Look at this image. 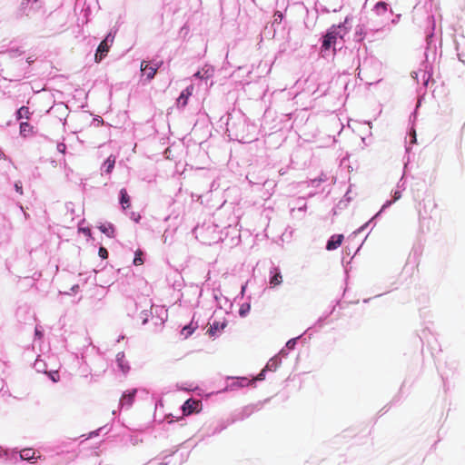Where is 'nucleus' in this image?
I'll use <instances>...</instances> for the list:
<instances>
[{
	"mask_svg": "<svg viewBox=\"0 0 465 465\" xmlns=\"http://www.w3.org/2000/svg\"><path fill=\"white\" fill-rule=\"evenodd\" d=\"M15 191L19 193V194H23V187H22V183L20 181L16 182L15 183Z\"/></svg>",
	"mask_w": 465,
	"mask_h": 465,
	"instance_id": "obj_23",
	"label": "nucleus"
},
{
	"mask_svg": "<svg viewBox=\"0 0 465 465\" xmlns=\"http://www.w3.org/2000/svg\"><path fill=\"white\" fill-rule=\"evenodd\" d=\"M135 395H136V390L135 389L126 391L123 394V396H122V398L120 400L121 406L122 407H124V406H127V407L132 406V404L134 401Z\"/></svg>",
	"mask_w": 465,
	"mask_h": 465,
	"instance_id": "obj_5",
	"label": "nucleus"
},
{
	"mask_svg": "<svg viewBox=\"0 0 465 465\" xmlns=\"http://www.w3.org/2000/svg\"><path fill=\"white\" fill-rule=\"evenodd\" d=\"M33 130L32 125H30L27 122H22L20 124V133L23 135H26L27 134L31 133Z\"/></svg>",
	"mask_w": 465,
	"mask_h": 465,
	"instance_id": "obj_17",
	"label": "nucleus"
},
{
	"mask_svg": "<svg viewBox=\"0 0 465 465\" xmlns=\"http://www.w3.org/2000/svg\"><path fill=\"white\" fill-rule=\"evenodd\" d=\"M120 203L124 210H126L131 205V199L125 188L120 190Z\"/></svg>",
	"mask_w": 465,
	"mask_h": 465,
	"instance_id": "obj_9",
	"label": "nucleus"
},
{
	"mask_svg": "<svg viewBox=\"0 0 465 465\" xmlns=\"http://www.w3.org/2000/svg\"><path fill=\"white\" fill-rule=\"evenodd\" d=\"M346 33V30H342L341 25H338L337 27L332 26L331 29L324 35L322 41V49L329 50L332 45L336 43V39L338 36L342 38L343 35Z\"/></svg>",
	"mask_w": 465,
	"mask_h": 465,
	"instance_id": "obj_2",
	"label": "nucleus"
},
{
	"mask_svg": "<svg viewBox=\"0 0 465 465\" xmlns=\"http://www.w3.org/2000/svg\"><path fill=\"white\" fill-rule=\"evenodd\" d=\"M437 209V203L433 198H424L419 203L418 213L420 221L430 220L433 217V213Z\"/></svg>",
	"mask_w": 465,
	"mask_h": 465,
	"instance_id": "obj_1",
	"label": "nucleus"
},
{
	"mask_svg": "<svg viewBox=\"0 0 465 465\" xmlns=\"http://www.w3.org/2000/svg\"><path fill=\"white\" fill-rule=\"evenodd\" d=\"M374 11L378 15H384L388 11V4L385 2H378L374 5Z\"/></svg>",
	"mask_w": 465,
	"mask_h": 465,
	"instance_id": "obj_16",
	"label": "nucleus"
},
{
	"mask_svg": "<svg viewBox=\"0 0 465 465\" xmlns=\"http://www.w3.org/2000/svg\"><path fill=\"white\" fill-rule=\"evenodd\" d=\"M31 112L28 107L22 106L18 109L16 113L17 119H26L28 120L30 118Z\"/></svg>",
	"mask_w": 465,
	"mask_h": 465,
	"instance_id": "obj_13",
	"label": "nucleus"
},
{
	"mask_svg": "<svg viewBox=\"0 0 465 465\" xmlns=\"http://www.w3.org/2000/svg\"><path fill=\"white\" fill-rule=\"evenodd\" d=\"M193 89V86H189L181 94L177 99L178 105L185 106L187 104V99L192 94Z\"/></svg>",
	"mask_w": 465,
	"mask_h": 465,
	"instance_id": "obj_10",
	"label": "nucleus"
},
{
	"mask_svg": "<svg viewBox=\"0 0 465 465\" xmlns=\"http://www.w3.org/2000/svg\"><path fill=\"white\" fill-rule=\"evenodd\" d=\"M283 19V15L281 11H276L273 15V24H281Z\"/></svg>",
	"mask_w": 465,
	"mask_h": 465,
	"instance_id": "obj_20",
	"label": "nucleus"
},
{
	"mask_svg": "<svg viewBox=\"0 0 465 465\" xmlns=\"http://www.w3.org/2000/svg\"><path fill=\"white\" fill-rule=\"evenodd\" d=\"M202 410V402L189 399L183 405V411L185 415H190L193 412H199Z\"/></svg>",
	"mask_w": 465,
	"mask_h": 465,
	"instance_id": "obj_4",
	"label": "nucleus"
},
{
	"mask_svg": "<svg viewBox=\"0 0 465 465\" xmlns=\"http://www.w3.org/2000/svg\"><path fill=\"white\" fill-rule=\"evenodd\" d=\"M98 254L102 259H106L108 257V252L104 247L99 248Z\"/></svg>",
	"mask_w": 465,
	"mask_h": 465,
	"instance_id": "obj_21",
	"label": "nucleus"
},
{
	"mask_svg": "<svg viewBox=\"0 0 465 465\" xmlns=\"http://www.w3.org/2000/svg\"><path fill=\"white\" fill-rule=\"evenodd\" d=\"M192 332H193V330L191 329L190 326H184L182 330V334L184 335L185 337L192 334Z\"/></svg>",
	"mask_w": 465,
	"mask_h": 465,
	"instance_id": "obj_22",
	"label": "nucleus"
},
{
	"mask_svg": "<svg viewBox=\"0 0 465 465\" xmlns=\"http://www.w3.org/2000/svg\"><path fill=\"white\" fill-rule=\"evenodd\" d=\"M51 379H52V381H54V382H55V381H58V379H59L58 372H57V371L54 372V373L51 375Z\"/></svg>",
	"mask_w": 465,
	"mask_h": 465,
	"instance_id": "obj_25",
	"label": "nucleus"
},
{
	"mask_svg": "<svg viewBox=\"0 0 465 465\" xmlns=\"http://www.w3.org/2000/svg\"><path fill=\"white\" fill-rule=\"evenodd\" d=\"M27 62L30 64V63H32V62H33V60H32V59H30V58H28V59H27Z\"/></svg>",
	"mask_w": 465,
	"mask_h": 465,
	"instance_id": "obj_28",
	"label": "nucleus"
},
{
	"mask_svg": "<svg viewBox=\"0 0 465 465\" xmlns=\"http://www.w3.org/2000/svg\"><path fill=\"white\" fill-rule=\"evenodd\" d=\"M158 67L155 65H150L147 62L143 61L141 63V71L143 74L146 75L148 80H151L154 77Z\"/></svg>",
	"mask_w": 465,
	"mask_h": 465,
	"instance_id": "obj_6",
	"label": "nucleus"
},
{
	"mask_svg": "<svg viewBox=\"0 0 465 465\" xmlns=\"http://www.w3.org/2000/svg\"><path fill=\"white\" fill-rule=\"evenodd\" d=\"M99 230L106 234L108 237H114V228L113 226V224L109 223V224H103L101 226H99Z\"/></svg>",
	"mask_w": 465,
	"mask_h": 465,
	"instance_id": "obj_14",
	"label": "nucleus"
},
{
	"mask_svg": "<svg viewBox=\"0 0 465 465\" xmlns=\"http://www.w3.org/2000/svg\"><path fill=\"white\" fill-rule=\"evenodd\" d=\"M294 344H295V340H291V341H289L287 342V346H288L289 348H292V345H294Z\"/></svg>",
	"mask_w": 465,
	"mask_h": 465,
	"instance_id": "obj_26",
	"label": "nucleus"
},
{
	"mask_svg": "<svg viewBox=\"0 0 465 465\" xmlns=\"http://www.w3.org/2000/svg\"><path fill=\"white\" fill-rule=\"evenodd\" d=\"M143 263V252L138 249L134 253V264L138 266Z\"/></svg>",
	"mask_w": 465,
	"mask_h": 465,
	"instance_id": "obj_18",
	"label": "nucleus"
},
{
	"mask_svg": "<svg viewBox=\"0 0 465 465\" xmlns=\"http://www.w3.org/2000/svg\"><path fill=\"white\" fill-rule=\"evenodd\" d=\"M124 353H118V354H117V361H118V365H119V367L122 369V371H123L124 372H125V371L129 369V367H128V366H126V367H125V366L124 365Z\"/></svg>",
	"mask_w": 465,
	"mask_h": 465,
	"instance_id": "obj_19",
	"label": "nucleus"
},
{
	"mask_svg": "<svg viewBox=\"0 0 465 465\" xmlns=\"http://www.w3.org/2000/svg\"><path fill=\"white\" fill-rule=\"evenodd\" d=\"M226 326L225 322H213L210 324V329L208 330V332L210 335H215L218 331L223 330Z\"/></svg>",
	"mask_w": 465,
	"mask_h": 465,
	"instance_id": "obj_12",
	"label": "nucleus"
},
{
	"mask_svg": "<svg viewBox=\"0 0 465 465\" xmlns=\"http://www.w3.org/2000/svg\"><path fill=\"white\" fill-rule=\"evenodd\" d=\"M115 164V156L110 155L104 162L106 173H111Z\"/></svg>",
	"mask_w": 465,
	"mask_h": 465,
	"instance_id": "obj_15",
	"label": "nucleus"
},
{
	"mask_svg": "<svg viewBox=\"0 0 465 465\" xmlns=\"http://www.w3.org/2000/svg\"><path fill=\"white\" fill-rule=\"evenodd\" d=\"M114 35H113L111 33H109L105 36V38L100 43V45L97 47L95 55H94V60L96 63L101 62L102 59L107 55V54L110 50V47L114 43Z\"/></svg>",
	"mask_w": 465,
	"mask_h": 465,
	"instance_id": "obj_3",
	"label": "nucleus"
},
{
	"mask_svg": "<svg viewBox=\"0 0 465 465\" xmlns=\"http://www.w3.org/2000/svg\"><path fill=\"white\" fill-rule=\"evenodd\" d=\"M344 236L342 234L332 235L327 242L326 249L328 251H332L339 248L341 245Z\"/></svg>",
	"mask_w": 465,
	"mask_h": 465,
	"instance_id": "obj_7",
	"label": "nucleus"
},
{
	"mask_svg": "<svg viewBox=\"0 0 465 465\" xmlns=\"http://www.w3.org/2000/svg\"><path fill=\"white\" fill-rule=\"evenodd\" d=\"M35 450L31 448H26L21 450L20 457L22 460H30L32 459H38L40 456H35Z\"/></svg>",
	"mask_w": 465,
	"mask_h": 465,
	"instance_id": "obj_11",
	"label": "nucleus"
},
{
	"mask_svg": "<svg viewBox=\"0 0 465 465\" xmlns=\"http://www.w3.org/2000/svg\"><path fill=\"white\" fill-rule=\"evenodd\" d=\"M271 273L272 276L270 279V286L274 288L282 282V275L278 268H273V270L271 271Z\"/></svg>",
	"mask_w": 465,
	"mask_h": 465,
	"instance_id": "obj_8",
	"label": "nucleus"
},
{
	"mask_svg": "<svg viewBox=\"0 0 465 465\" xmlns=\"http://www.w3.org/2000/svg\"><path fill=\"white\" fill-rule=\"evenodd\" d=\"M400 198H401V193H400V192H395V193H394V200H398V199H400Z\"/></svg>",
	"mask_w": 465,
	"mask_h": 465,
	"instance_id": "obj_27",
	"label": "nucleus"
},
{
	"mask_svg": "<svg viewBox=\"0 0 465 465\" xmlns=\"http://www.w3.org/2000/svg\"><path fill=\"white\" fill-rule=\"evenodd\" d=\"M57 150L60 153H64L65 150H66V145L64 143H60L57 144Z\"/></svg>",
	"mask_w": 465,
	"mask_h": 465,
	"instance_id": "obj_24",
	"label": "nucleus"
}]
</instances>
